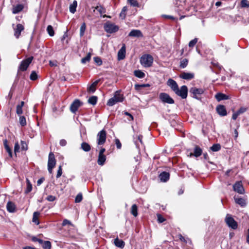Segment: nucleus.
<instances>
[{
	"label": "nucleus",
	"mask_w": 249,
	"mask_h": 249,
	"mask_svg": "<svg viewBox=\"0 0 249 249\" xmlns=\"http://www.w3.org/2000/svg\"><path fill=\"white\" fill-rule=\"evenodd\" d=\"M167 85L171 89L182 99H186L188 95V88L186 86L183 85L179 89L177 83L173 79L170 78L167 82Z\"/></svg>",
	"instance_id": "nucleus-1"
},
{
	"label": "nucleus",
	"mask_w": 249,
	"mask_h": 249,
	"mask_svg": "<svg viewBox=\"0 0 249 249\" xmlns=\"http://www.w3.org/2000/svg\"><path fill=\"white\" fill-rule=\"evenodd\" d=\"M124 99V96L121 93V91L117 90L114 93L113 97L108 100L107 105L110 107L113 106L117 103L122 102Z\"/></svg>",
	"instance_id": "nucleus-2"
},
{
	"label": "nucleus",
	"mask_w": 249,
	"mask_h": 249,
	"mask_svg": "<svg viewBox=\"0 0 249 249\" xmlns=\"http://www.w3.org/2000/svg\"><path fill=\"white\" fill-rule=\"evenodd\" d=\"M140 63L145 68L150 67L153 63V57L149 54H143L140 58Z\"/></svg>",
	"instance_id": "nucleus-3"
},
{
	"label": "nucleus",
	"mask_w": 249,
	"mask_h": 249,
	"mask_svg": "<svg viewBox=\"0 0 249 249\" xmlns=\"http://www.w3.org/2000/svg\"><path fill=\"white\" fill-rule=\"evenodd\" d=\"M204 92V89L201 88L192 87L190 89V93L192 94V97L197 100H201L200 95Z\"/></svg>",
	"instance_id": "nucleus-4"
},
{
	"label": "nucleus",
	"mask_w": 249,
	"mask_h": 249,
	"mask_svg": "<svg viewBox=\"0 0 249 249\" xmlns=\"http://www.w3.org/2000/svg\"><path fill=\"white\" fill-rule=\"evenodd\" d=\"M225 222L227 225L232 229H236L238 227V224L236 221L229 214H227L225 217Z\"/></svg>",
	"instance_id": "nucleus-5"
},
{
	"label": "nucleus",
	"mask_w": 249,
	"mask_h": 249,
	"mask_svg": "<svg viewBox=\"0 0 249 249\" xmlns=\"http://www.w3.org/2000/svg\"><path fill=\"white\" fill-rule=\"evenodd\" d=\"M34 57L30 56L27 59L22 60L18 67V70L22 71H25L31 63Z\"/></svg>",
	"instance_id": "nucleus-6"
},
{
	"label": "nucleus",
	"mask_w": 249,
	"mask_h": 249,
	"mask_svg": "<svg viewBox=\"0 0 249 249\" xmlns=\"http://www.w3.org/2000/svg\"><path fill=\"white\" fill-rule=\"evenodd\" d=\"M104 29L106 32L112 34L119 30V27L114 24L107 23L104 25Z\"/></svg>",
	"instance_id": "nucleus-7"
},
{
	"label": "nucleus",
	"mask_w": 249,
	"mask_h": 249,
	"mask_svg": "<svg viewBox=\"0 0 249 249\" xmlns=\"http://www.w3.org/2000/svg\"><path fill=\"white\" fill-rule=\"evenodd\" d=\"M106 141V132L103 129L97 135V142L98 145H103Z\"/></svg>",
	"instance_id": "nucleus-8"
},
{
	"label": "nucleus",
	"mask_w": 249,
	"mask_h": 249,
	"mask_svg": "<svg viewBox=\"0 0 249 249\" xmlns=\"http://www.w3.org/2000/svg\"><path fill=\"white\" fill-rule=\"evenodd\" d=\"M160 99L163 103H166L170 104L174 103V100L166 93H161L159 96Z\"/></svg>",
	"instance_id": "nucleus-9"
},
{
	"label": "nucleus",
	"mask_w": 249,
	"mask_h": 249,
	"mask_svg": "<svg viewBox=\"0 0 249 249\" xmlns=\"http://www.w3.org/2000/svg\"><path fill=\"white\" fill-rule=\"evenodd\" d=\"M233 189L239 194H243L245 193V190L241 181L236 182L233 185Z\"/></svg>",
	"instance_id": "nucleus-10"
},
{
	"label": "nucleus",
	"mask_w": 249,
	"mask_h": 249,
	"mask_svg": "<svg viewBox=\"0 0 249 249\" xmlns=\"http://www.w3.org/2000/svg\"><path fill=\"white\" fill-rule=\"evenodd\" d=\"M14 24H13V27H14ZM14 31V36L17 38H18L21 32L23 31L24 28V26L21 24H18L16 25V27H13Z\"/></svg>",
	"instance_id": "nucleus-11"
},
{
	"label": "nucleus",
	"mask_w": 249,
	"mask_h": 249,
	"mask_svg": "<svg viewBox=\"0 0 249 249\" xmlns=\"http://www.w3.org/2000/svg\"><path fill=\"white\" fill-rule=\"evenodd\" d=\"M82 103L78 99L75 100L71 104L70 110L72 113H75L79 107L82 105Z\"/></svg>",
	"instance_id": "nucleus-12"
},
{
	"label": "nucleus",
	"mask_w": 249,
	"mask_h": 249,
	"mask_svg": "<svg viewBox=\"0 0 249 249\" xmlns=\"http://www.w3.org/2000/svg\"><path fill=\"white\" fill-rule=\"evenodd\" d=\"M248 109V108L244 107H241L237 111L234 112L232 116V119L235 120L238 116L245 113Z\"/></svg>",
	"instance_id": "nucleus-13"
},
{
	"label": "nucleus",
	"mask_w": 249,
	"mask_h": 249,
	"mask_svg": "<svg viewBox=\"0 0 249 249\" xmlns=\"http://www.w3.org/2000/svg\"><path fill=\"white\" fill-rule=\"evenodd\" d=\"M216 110L217 113L221 116H225L227 114L225 107L223 105L217 106Z\"/></svg>",
	"instance_id": "nucleus-14"
},
{
	"label": "nucleus",
	"mask_w": 249,
	"mask_h": 249,
	"mask_svg": "<svg viewBox=\"0 0 249 249\" xmlns=\"http://www.w3.org/2000/svg\"><path fill=\"white\" fill-rule=\"evenodd\" d=\"M125 46L124 44L118 52V59L119 60L124 59L125 56Z\"/></svg>",
	"instance_id": "nucleus-15"
},
{
	"label": "nucleus",
	"mask_w": 249,
	"mask_h": 249,
	"mask_svg": "<svg viewBox=\"0 0 249 249\" xmlns=\"http://www.w3.org/2000/svg\"><path fill=\"white\" fill-rule=\"evenodd\" d=\"M56 164V160L53 153L50 152L49 155L48 166L54 167Z\"/></svg>",
	"instance_id": "nucleus-16"
},
{
	"label": "nucleus",
	"mask_w": 249,
	"mask_h": 249,
	"mask_svg": "<svg viewBox=\"0 0 249 249\" xmlns=\"http://www.w3.org/2000/svg\"><path fill=\"white\" fill-rule=\"evenodd\" d=\"M128 36L131 37H142L143 36V35L140 30L133 29L129 33Z\"/></svg>",
	"instance_id": "nucleus-17"
},
{
	"label": "nucleus",
	"mask_w": 249,
	"mask_h": 249,
	"mask_svg": "<svg viewBox=\"0 0 249 249\" xmlns=\"http://www.w3.org/2000/svg\"><path fill=\"white\" fill-rule=\"evenodd\" d=\"M202 153V150L201 148H200L198 146L196 145L194 148V154L191 153L190 154V156L191 157L192 156H194L196 157H199Z\"/></svg>",
	"instance_id": "nucleus-18"
},
{
	"label": "nucleus",
	"mask_w": 249,
	"mask_h": 249,
	"mask_svg": "<svg viewBox=\"0 0 249 249\" xmlns=\"http://www.w3.org/2000/svg\"><path fill=\"white\" fill-rule=\"evenodd\" d=\"M179 77L183 79L191 80L194 77V74L193 73L183 72L180 75Z\"/></svg>",
	"instance_id": "nucleus-19"
},
{
	"label": "nucleus",
	"mask_w": 249,
	"mask_h": 249,
	"mask_svg": "<svg viewBox=\"0 0 249 249\" xmlns=\"http://www.w3.org/2000/svg\"><path fill=\"white\" fill-rule=\"evenodd\" d=\"M24 8L23 5L22 4H18L13 5L12 9V13L14 14H18Z\"/></svg>",
	"instance_id": "nucleus-20"
},
{
	"label": "nucleus",
	"mask_w": 249,
	"mask_h": 249,
	"mask_svg": "<svg viewBox=\"0 0 249 249\" xmlns=\"http://www.w3.org/2000/svg\"><path fill=\"white\" fill-rule=\"evenodd\" d=\"M234 200L236 203L239 204L241 207H245L246 205V200L243 198H242L241 197L236 196H235L234 197Z\"/></svg>",
	"instance_id": "nucleus-21"
},
{
	"label": "nucleus",
	"mask_w": 249,
	"mask_h": 249,
	"mask_svg": "<svg viewBox=\"0 0 249 249\" xmlns=\"http://www.w3.org/2000/svg\"><path fill=\"white\" fill-rule=\"evenodd\" d=\"M170 174L166 172H163L159 175V178L162 182H166L169 179Z\"/></svg>",
	"instance_id": "nucleus-22"
},
{
	"label": "nucleus",
	"mask_w": 249,
	"mask_h": 249,
	"mask_svg": "<svg viewBox=\"0 0 249 249\" xmlns=\"http://www.w3.org/2000/svg\"><path fill=\"white\" fill-rule=\"evenodd\" d=\"M107 157L105 155H98L97 163L100 166H103L105 164L106 161Z\"/></svg>",
	"instance_id": "nucleus-23"
},
{
	"label": "nucleus",
	"mask_w": 249,
	"mask_h": 249,
	"mask_svg": "<svg viewBox=\"0 0 249 249\" xmlns=\"http://www.w3.org/2000/svg\"><path fill=\"white\" fill-rule=\"evenodd\" d=\"M215 99L218 101H220L224 100H228L229 99V96L221 93H218L215 95Z\"/></svg>",
	"instance_id": "nucleus-24"
},
{
	"label": "nucleus",
	"mask_w": 249,
	"mask_h": 249,
	"mask_svg": "<svg viewBox=\"0 0 249 249\" xmlns=\"http://www.w3.org/2000/svg\"><path fill=\"white\" fill-rule=\"evenodd\" d=\"M175 4L178 8V10L181 11L185 5V0H175Z\"/></svg>",
	"instance_id": "nucleus-25"
},
{
	"label": "nucleus",
	"mask_w": 249,
	"mask_h": 249,
	"mask_svg": "<svg viewBox=\"0 0 249 249\" xmlns=\"http://www.w3.org/2000/svg\"><path fill=\"white\" fill-rule=\"evenodd\" d=\"M6 208L9 212L14 213L15 211L16 206L12 202L8 201L7 203Z\"/></svg>",
	"instance_id": "nucleus-26"
},
{
	"label": "nucleus",
	"mask_w": 249,
	"mask_h": 249,
	"mask_svg": "<svg viewBox=\"0 0 249 249\" xmlns=\"http://www.w3.org/2000/svg\"><path fill=\"white\" fill-rule=\"evenodd\" d=\"M114 243L116 247L120 248H123L125 245L124 242L122 240L119 239L118 238L115 239Z\"/></svg>",
	"instance_id": "nucleus-27"
},
{
	"label": "nucleus",
	"mask_w": 249,
	"mask_h": 249,
	"mask_svg": "<svg viewBox=\"0 0 249 249\" xmlns=\"http://www.w3.org/2000/svg\"><path fill=\"white\" fill-rule=\"evenodd\" d=\"M77 6V1L74 0L72 3L70 4L69 9L70 12L72 14H74L76 11V9Z\"/></svg>",
	"instance_id": "nucleus-28"
},
{
	"label": "nucleus",
	"mask_w": 249,
	"mask_h": 249,
	"mask_svg": "<svg viewBox=\"0 0 249 249\" xmlns=\"http://www.w3.org/2000/svg\"><path fill=\"white\" fill-rule=\"evenodd\" d=\"M24 105V102L23 101H21L20 104H18L16 108V113L18 115H20L22 113V107Z\"/></svg>",
	"instance_id": "nucleus-29"
},
{
	"label": "nucleus",
	"mask_w": 249,
	"mask_h": 249,
	"mask_svg": "<svg viewBox=\"0 0 249 249\" xmlns=\"http://www.w3.org/2000/svg\"><path fill=\"white\" fill-rule=\"evenodd\" d=\"M99 82V80L94 81L88 89L89 92L93 93L96 90V87Z\"/></svg>",
	"instance_id": "nucleus-30"
},
{
	"label": "nucleus",
	"mask_w": 249,
	"mask_h": 249,
	"mask_svg": "<svg viewBox=\"0 0 249 249\" xmlns=\"http://www.w3.org/2000/svg\"><path fill=\"white\" fill-rule=\"evenodd\" d=\"M3 144L4 146V148L7 151V152L8 153L9 156L10 157H12V150L11 149L10 147L9 146L7 143V141L6 140H5L3 141Z\"/></svg>",
	"instance_id": "nucleus-31"
},
{
	"label": "nucleus",
	"mask_w": 249,
	"mask_h": 249,
	"mask_svg": "<svg viewBox=\"0 0 249 249\" xmlns=\"http://www.w3.org/2000/svg\"><path fill=\"white\" fill-rule=\"evenodd\" d=\"M81 148L85 152H89L91 149L90 145L86 142H83L81 143Z\"/></svg>",
	"instance_id": "nucleus-32"
},
{
	"label": "nucleus",
	"mask_w": 249,
	"mask_h": 249,
	"mask_svg": "<svg viewBox=\"0 0 249 249\" xmlns=\"http://www.w3.org/2000/svg\"><path fill=\"white\" fill-rule=\"evenodd\" d=\"M134 75L139 78H142L145 76V73L140 70H135L134 71Z\"/></svg>",
	"instance_id": "nucleus-33"
},
{
	"label": "nucleus",
	"mask_w": 249,
	"mask_h": 249,
	"mask_svg": "<svg viewBox=\"0 0 249 249\" xmlns=\"http://www.w3.org/2000/svg\"><path fill=\"white\" fill-rule=\"evenodd\" d=\"M26 182L27 183V187H26V189L25 190V193L26 194H28L32 191V185L31 183L30 182L29 179L27 178L26 179Z\"/></svg>",
	"instance_id": "nucleus-34"
},
{
	"label": "nucleus",
	"mask_w": 249,
	"mask_h": 249,
	"mask_svg": "<svg viewBox=\"0 0 249 249\" xmlns=\"http://www.w3.org/2000/svg\"><path fill=\"white\" fill-rule=\"evenodd\" d=\"M40 213L38 212H35L33 213V222L36 225L39 224V222L38 220V216L39 215Z\"/></svg>",
	"instance_id": "nucleus-35"
},
{
	"label": "nucleus",
	"mask_w": 249,
	"mask_h": 249,
	"mask_svg": "<svg viewBox=\"0 0 249 249\" xmlns=\"http://www.w3.org/2000/svg\"><path fill=\"white\" fill-rule=\"evenodd\" d=\"M97 101V97L95 96H92L88 100V103L92 105H95L96 104Z\"/></svg>",
	"instance_id": "nucleus-36"
},
{
	"label": "nucleus",
	"mask_w": 249,
	"mask_h": 249,
	"mask_svg": "<svg viewBox=\"0 0 249 249\" xmlns=\"http://www.w3.org/2000/svg\"><path fill=\"white\" fill-rule=\"evenodd\" d=\"M150 87V85L149 84H135V89L137 90H140L141 88L149 87Z\"/></svg>",
	"instance_id": "nucleus-37"
},
{
	"label": "nucleus",
	"mask_w": 249,
	"mask_h": 249,
	"mask_svg": "<svg viewBox=\"0 0 249 249\" xmlns=\"http://www.w3.org/2000/svg\"><path fill=\"white\" fill-rule=\"evenodd\" d=\"M86 29V23L85 22H83L82 24V25L80 27V36L81 37L83 36L84 35Z\"/></svg>",
	"instance_id": "nucleus-38"
},
{
	"label": "nucleus",
	"mask_w": 249,
	"mask_h": 249,
	"mask_svg": "<svg viewBox=\"0 0 249 249\" xmlns=\"http://www.w3.org/2000/svg\"><path fill=\"white\" fill-rule=\"evenodd\" d=\"M95 9L100 13L101 16L106 12V9L101 5L97 6Z\"/></svg>",
	"instance_id": "nucleus-39"
},
{
	"label": "nucleus",
	"mask_w": 249,
	"mask_h": 249,
	"mask_svg": "<svg viewBox=\"0 0 249 249\" xmlns=\"http://www.w3.org/2000/svg\"><path fill=\"white\" fill-rule=\"evenodd\" d=\"M131 213L135 217H136L138 215L137 206L136 204H133L132 206L131 209Z\"/></svg>",
	"instance_id": "nucleus-40"
},
{
	"label": "nucleus",
	"mask_w": 249,
	"mask_h": 249,
	"mask_svg": "<svg viewBox=\"0 0 249 249\" xmlns=\"http://www.w3.org/2000/svg\"><path fill=\"white\" fill-rule=\"evenodd\" d=\"M127 6H124L120 14V17L122 18V19H124L125 18V16H126V14H125V12L127 11Z\"/></svg>",
	"instance_id": "nucleus-41"
},
{
	"label": "nucleus",
	"mask_w": 249,
	"mask_h": 249,
	"mask_svg": "<svg viewBox=\"0 0 249 249\" xmlns=\"http://www.w3.org/2000/svg\"><path fill=\"white\" fill-rule=\"evenodd\" d=\"M220 148L221 145L218 143L213 144L210 148L211 150L213 152L218 151Z\"/></svg>",
	"instance_id": "nucleus-42"
},
{
	"label": "nucleus",
	"mask_w": 249,
	"mask_h": 249,
	"mask_svg": "<svg viewBox=\"0 0 249 249\" xmlns=\"http://www.w3.org/2000/svg\"><path fill=\"white\" fill-rule=\"evenodd\" d=\"M47 31L51 36H53L54 35V32L53 27L51 25H48L47 28Z\"/></svg>",
	"instance_id": "nucleus-43"
},
{
	"label": "nucleus",
	"mask_w": 249,
	"mask_h": 249,
	"mask_svg": "<svg viewBox=\"0 0 249 249\" xmlns=\"http://www.w3.org/2000/svg\"><path fill=\"white\" fill-rule=\"evenodd\" d=\"M42 247L44 249H51V243L49 241H45Z\"/></svg>",
	"instance_id": "nucleus-44"
},
{
	"label": "nucleus",
	"mask_w": 249,
	"mask_h": 249,
	"mask_svg": "<svg viewBox=\"0 0 249 249\" xmlns=\"http://www.w3.org/2000/svg\"><path fill=\"white\" fill-rule=\"evenodd\" d=\"M188 59L184 58L181 60L180 62V67L181 68H185L188 65Z\"/></svg>",
	"instance_id": "nucleus-45"
},
{
	"label": "nucleus",
	"mask_w": 249,
	"mask_h": 249,
	"mask_svg": "<svg viewBox=\"0 0 249 249\" xmlns=\"http://www.w3.org/2000/svg\"><path fill=\"white\" fill-rule=\"evenodd\" d=\"M90 58H91V55H90V53H89L86 56H85V57L83 58L82 59H81V62L83 64H85L87 62H89L90 59Z\"/></svg>",
	"instance_id": "nucleus-46"
},
{
	"label": "nucleus",
	"mask_w": 249,
	"mask_h": 249,
	"mask_svg": "<svg viewBox=\"0 0 249 249\" xmlns=\"http://www.w3.org/2000/svg\"><path fill=\"white\" fill-rule=\"evenodd\" d=\"M19 123L21 126H25L26 125V118L23 116H20L19 117Z\"/></svg>",
	"instance_id": "nucleus-47"
},
{
	"label": "nucleus",
	"mask_w": 249,
	"mask_h": 249,
	"mask_svg": "<svg viewBox=\"0 0 249 249\" xmlns=\"http://www.w3.org/2000/svg\"><path fill=\"white\" fill-rule=\"evenodd\" d=\"M197 41H198L197 38H195L194 39L191 40L189 42V44H188L189 47L190 48L194 47L196 44Z\"/></svg>",
	"instance_id": "nucleus-48"
},
{
	"label": "nucleus",
	"mask_w": 249,
	"mask_h": 249,
	"mask_svg": "<svg viewBox=\"0 0 249 249\" xmlns=\"http://www.w3.org/2000/svg\"><path fill=\"white\" fill-rule=\"evenodd\" d=\"M179 239L180 240L184 243H187L188 242H191V240L189 238H185L181 234H179L178 235Z\"/></svg>",
	"instance_id": "nucleus-49"
},
{
	"label": "nucleus",
	"mask_w": 249,
	"mask_h": 249,
	"mask_svg": "<svg viewBox=\"0 0 249 249\" xmlns=\"http://www.w3.org/2000/svg\"><path fill=\"white\" fill-rule=\"evenodd\" d=\"M30 78L31 80L34 81L37 79V74L35 71H32Z\"/></svg>",
	"instance_id": "nucleus-50"
},
{
	"label": "nucleus",
	"mask_w": 249,
	"mask_h": 249,
	"mask_svg": "<svg viewBox=\"0 0 249 249\" xmlns=\"http://www.w3.org/2000/svg\"><path fill=\"white\" fill-rule=\"evenodd\" d=\"M83 199L82 195L81 193H79L77 194V195L76 196L75 198V203H79Z\"/></svg>",
	"instance_id": "nucleus-51"
},
{
	"label": "nucleus",
	"mask_w": 249,
	"mask_h": 249,
	"mask_svg": "<svg viewBox=\"0 0 249 249\" xmlns=\"http://www.w3.org/2000/svg\"><path fill=\"white\" fill-rule=\"evenodd\" d=\"M241 6L242 7H249V1L248 0H242Z\"/></svg>",
	"instance_id": "nucleus-52"
},
{
	"label": "nucleus",
	"mask_w": 249,
	"mask_h": 249,
	"mask_svg": "<svg viewBox=\"0 0 249 249\" xmlns=\"http://www.w3.org/2000/svg\"><path fill=\"white\" fill-rule=\"evenodd\" d=\"M21 149L22 150H27L28 149V145L25 141H21Z\"/></svg>",
	"instance_id": "nucleus-53"
},
{
	"label": "nucleus",
	"mask_w": 249,
	"mask_h": 249,
	"mask_svg": "<svg viewBox=\"0 0 249 249\" xmlns=\"http://www.w3.org/2000/svg\"><path fill=\"white\" fill-rule=\"evenodd\" d=\"M94 62L98 65L100 66L102 64V61L101 59L99 57H94Z\"/></svg>",
	"instance_id": "nucleus-54"
},
{
	"label": "nucleus",
	"mask_w": 249,
	"mask_h": 249,
	"mask_svg": "<svg viewBox=\"0 0 249 249\" xmlns=\"http://www.w3.org/2000/svg\"><path fill=\"white\" fill-rule=\"evenodd\" d=\"M62 174V167L61 165H60L58 167V169L57 170V175L56 176V178H60L61 175Z\"/></svg>",
	"instance_id": "nucleus-55"
},
{
	"label": "nucleus",
	"mask_w": 249,
	"mask_h": 249,
	"mask_svg": "<svg viewBox=\"0 0 249 249\" xmlns=\"http://www.w3.org/2000/svg\"><path fill=\"white\" fill-rule=\"evenodd\" d=\"M127 1L131 5L133 6H138V2L136 0H127Z\"/></svg>",
	"instance_id": "nucleus-56"
},
{
	"label": "nucleus",
	"mask_w": 249,
	"mask_h": 249,
	"mask_svg": "<svg viewBox=\"0 0 249 249\" xmlns=\"http://www.w3.org/2000/svg\"><path fill=\"white\" fill-rule=\"evenodd\" d=\"M19 148H20L19 145L18 143L17 142L15 143V146H14V153L16 155H17V153L19 152Z\"/></svg>",
	"instance_id": "nucleus-57"
},
{
	"label": "nucleus",
	"mask_w": 249,
	"mask_h": 249,
	"mask_svg": "<svg viewBox=\"0 0 249 249\" xmlns=\"http://www.w3.org/2000/svg\"><path fill=\"white\" fill-rule=\"evenodd\" d=\"M157 217L158 221L160 223L163 222L165 220V218L160 214H157Z\"/></svg>",
	"instance_id": "nucleus-58"
},
{
	"label": "nucleus",
	"mask_w": 249,
	"mask_h": 249,
	"mask_svg": "<svg viewBox=\"0 0 249 249\" xmlns=\"http://www.w3.org/2000/svg\"><path fill=\"white\" fill-rule=\"evenodd\" d=\"M55 199H56L55 196H52V195L48 196L46 197V199L48 201H50V202H52V201H54L55 200Z\"/></svg>",
	"instance_id": "nucleus-59"
},
{
	"label": "nucleus",
	"mask_w": 249,
	"mask_h": 249,
	"mask_svg": "<svg viewBox=\"0 0 249 249\" xmlns=\"http://www.w3.org/2000/svg\"><path fill=\"white\" fill-rule=\"evenodd\" d=\"M67 225H72V224H71V222L70 221L68 220V219H64L63 221L62 225L63 226H66Z\"/></svg>",
	"instance_id": "nucleus-60"
},
{
	"label": "nucleus",
	"mask_w": 249,
	"mask_h": 249,
	"mask_svg": "<svg viewBox=\"0 0 249 249\" xmlns=\"http://www.w3.org/2000/svg\"><path fill=\"white\" fill-rule=\"evenodd\" d=\"M115 144L118 149H120L121 148L122 144L119 139H115Z\"/></svg>",
	"instance_id": "nucleus-61"
},
{
	"label": "nucleus",
	"mask_w": 249,
	"mask_h": 249,
	"mask_svg": "<svg viewBox=\"0 0 249 249\" xmlns=\"http://www.w3.org/2000/svg\"><path fill=\"white\" fill-rule=\"evenodd\" d=\"M67 141L64 139H62L59 142V144L62 146H65L67 144Z\"/></svg>",
	"instance_id": "nucleus-62"
},
{
	"label": "nucleus",
	"mask_w": 249,
	"mask_h": 249,
	"mask_svg": "<svg viewBox=\"0 0 249 249\" xmlns=\"http://www.w3.org/2000/svg\"><path fill=\"white\" fill-rule=\"evenodd\" d=\"M68 37V34L67 32H65L63 36L61 37V40L63 42V43H64L65 39Z\"/></svg>",
	"instance_id": "nucleus-63"
},
{
	"label": "nucleus",
	"mask_w": 249,
	"mask_h": 249,
	"mask_svg": "<svg viewBox=\"0 0 249 249\" xmlns=\"http://www.w3.org/2000/svg\"><path fill=\"white\" fill-rule=\"evenodd\" d=\"M44 180V178H41L39 179L37 181V185L38 186H39L40 185H41L42 184V183L43 182Z\"/></svg>",
	"instance_id": "nucleus-64"
}]
</instances>
